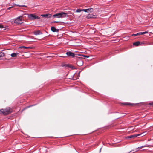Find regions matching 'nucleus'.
Returning <instances> with one entry per match:
<instances>
[{
	"label": "nucleus",
	"instance_id": "f257e3e1",
	"mask_svg": "<svg viewBox=\"0 0 153 153\" xmlns=\"http://www.w3.org/2000/svg\"><path fill=\"white\" fill-rule=\"evenodd\" d=\"M54 18H63L68 16L67 13L64 12H61L57 13L53 15Z\"/></svg>",
	"mask_w": 153,
	"mask_h": 153
},
{
	"label": "nucleus",
	"instance_id": "f03ea898",
	"mask_svg": "<svg viewBox=\"0 0 153 153\" xmlns=\"http://www.w3.org/2000/svg\"><path fill=\"white\" fill-rule=\"evenodd\" d=\"M147 134V132L146 131H145L140 134H133L131 135L130 136H127L126 137V138L127 139H134L136 137L138 136H140V137L146 135Z\"/></svg>",
	"mask_w": 153,
	"mask_h": 153
},
{
	"label": "nucleus",
	"instance_id": "7ed1b4c3",
	"mask_svg": "<svg viewBox=\"0 0 153 153\" xmlns=\"http://www.w3.org/2000/svg\"><path fill=\"white\" fill-rule=\"evenodd\" d=\"M22 18V16L17 17L14 20V23L18 25L22 24L23 23Z\"/></svg>",
	"mask_w": 153,
	"mask_h": 153
},
{
	"label": "nucleus",
	"instance_id": "20e7f679",
	"mask_svg": "<svg viewBox=\"0 0 153 153\" xmlns=\"http://www.w3.org/2000/svg\"><path fill=\"white\" fill-rule=\"evenodd\" d=\"M77 61V65L79 66H81L83 65V61L81 57H77L76 58Z\"/></svg>",
	"mask_w": 153,
	"mask_h": 153
},
{
	"label": "nucleus",
	"instance_id": "39448f33",
	"mask_svg": "<svg viewBox=\"0 0 153 153\" xmlns=\"http://www.w3.org/2000/svg\"><path fill=\"white\" fill-rule=\"evenodd\" d=\"M67 55L68 56H71L72 57H74L75 56L74 53H72V52L69 51L66 53Z\"/></svg>",
	"mask_w": 153,
	"mask_h": 153
},
{
	"label": "nucleus",
	"instance_id": "423d86ee",
	"mask_svg": "<svg viewBox=\"0 0 153 153\" xmlns=\"http://www.w3.org/2000/svg\"><path fill=\"white\" fill-rule=\"evenodd\" d=\"M148 33V32L147 31H145V32H139V33H137L136 34H133L132 35V36H139V35H143V34H145L147 33Z\"/></svg>",
	"mask_w": 153,
	"mask_h": 153
},
{
	"label": "nucleus",
	"instance_id": "0eeeda50",
	"mask_svg": "<svg viewBox=\"0 0 153 153\" xmlns=\"http://www.w3.org/2000/svg\"><path fill=\"white\" fill-rule=\"evenodd\" d=\"M51 30L53 32H58L59 31V29H56L54 27L52 26L51 28Z\"/></svg>",
	"mask_w": 153,
	"mask_h": 153
},
{
	"label": "nucleus",
	"instance_id": "6e6552de",
	"mask_svg": "<svg viewBox=\"0 0 153 153\" xmlns=\"http://www.w3.org/2000/svg\"><path fill=\"white\" fill-rule=\"evenodd\" d=\"M51 14H42L41 15L42 16L47 18H50L51 17Z\"/></svg>",
	"mask_w": 153,
	"mask_h": 153
},
{
	"label": "nucleus",
	"instance_id": "1a4fd4ad",
	"mask_svg": "<svg viewBox=\"0 0 153 153\" xmlns=\"http://www.w3.org/2000/svg\"><path fill=\"white\" fill-rule=\"evenodd\" d=\"M33 34L35 35H38L42 34V33L40 30H38L34 31L33 32Z\"/></svg>",
	"mask_w": 153,
	"mask_h": 153
},
{
	"label": "nucleus",
	"instance_id": "9d476101",
	"mask_svg": "<svg viewBox=\"0 0 153 153\" xmlns=\"http://www.w3.org/2000/svg\"><path fill=\"white\" fill-rule=\"evenodd\" d=\"M35 15L30 14L28 15V18L31 19H35Z\"/></svg>",
	"mask_w": 153,
	"mask_h": 153
},
{
	"label": "nucleus",
	"instance_id": "9b49d317",
	"mask_svg": "<svg viewBox=\"0 0 153 153\" xmlns=\"http://www.w3.org/2000/svg\"><path fill=\"white\" fill-rule=\"evenodd\" d=\"M95 17V16L91 14H89L86 16V18L88 19L92 18Z\"/></svg>",
	"mask_w": 153,
	"mask_h": 153
},
{
	"label": "nucleus",
	"instance_id": "f8f14e48",
	"mask_svg": "<svg viewBox=\"0 0 153 153\" xmlns=\"http://www.w3.org/2000/svg\"><path fill=\"white\" fill-rule=\"evenodd\" d=\"M19 55V53H13L11 54V56L12 57H15Z\"/></svg>",
	"mask_w": 153,
	"mask_h": 153
},
{
	"label": "nucleus",
	"instance_id": "ddd939ff",
	"mask_svg": "<svg viewBox=\"0 0 153 153\" xmlns=\"http://www.w3.org/2000/svg\"><path fill=\"white\" fill-rule=\"evenodd\" d=\"M140 42L139 41H137L133 43V45L136 46H138L140 45Z\"/></svg>",
	"mask_w": 153,
	"mask_h": 153
},
{
	"label": "nucleus",
	"instance_id": "4468645a",
	"mask_svg": "<svg viewBox=\"0 0 153 153\" xmlns=\"http://www.w3.org/2000/svg\"><path fill=\"white\" fill-rule=\"evenodd\" d=\"M88 10V13L90 12L92 13L94 11V9L92 8H89L88 9H87Z\"/></svg>",
	"mask_w": 153,
	"mask_h": 153
},
{
	"label": "nucleus",
	"instance_id": "2eb2a0df",
	"mask_svg": "<svg viewBox=\"0 0 153 153\" xmlns=\"http://www.w3.org/2000/svg\"><path fill=\"white\" fill-rule=\"evenodd\" d=\"M150 146H152V145H144V146H140V149L143 148L144 147H150Z\"/></svg>",
	"mask_w": 153,
	"mask_h": 153
},
{
	"label": "nucleus",
	"instance_id": "dca6fc26",
	"mask_svg": "<svg viewBox=\"0 0 153 153\" xmlns=\"http://www.w3.org/2000/svg\"><path fill=\"white\" fill-rule=\"evenodd\" d=\"M6 111V110H5V109H2L0 110V111L4 114H6V112H5V111Z\"/></svg>",
	"mask_w": 153,
	"mask_h": 153
},
{
	"label": "nucleus",
	"instance_id": "f3484780",
	"mask_svg": "<svg viewBox=\"0 0 153 153\" xmlns=\"http://www.w3.org/2000/svg\"><path fill=\"white\" fill-rule=\"evenodd\" d=\"M140 149V147H138L135 150V151L133 152V153H134L135 152H136L137 151H138Z\"/></svg>",
	"mask_w": 153,
	"mask_h": 153
},
{
	"label": "nucleus",
	"instance_id": "a211bd4d",
	"mask_svg": "<svg viewBox=\"0 0 153 153\" xmlns=\"http://www.w3.org/2000/svg\"><path fill=\"white\" fill-rule=\"evenodd\" d=\"M112 146V147H118L119 146V144L117 145H116L115 144H110Z\"/></svg>",
	"mask_w": 153,
	"mask_h": 153
},
{
	"label": "nucleus",
	"instance_id": "6ab92c4d",
	"mask_svg": "<svg viewBox=\"0 0 153 153\" xmlns=\"http://www.w3.org/2000/svg\"><path fill=\"white\" fill-rule=\"evenodd\" d=\"M4 53H2V52H1L0 53V58L2 57L3 56H4Z\"/></svg>",
	"mask_w": 153,
	"mask_h": 153
},
{
	"label": "nucleus",
	"instance_id": "aec40b11",
	"mask_svg": "<svg viewBox=\"0 0 153 153\" xmlns=\"http://www.w3.org/2000/svg\"><path fill=\"white\" fill-rule=\"evenodd\" d=\"M82 11V9H78L76 10V12L77 13H79Z\"/></svg>",
	"mask_w": 153,
	"mask_h": 153
},
{
	"label": "nucleus",
	"instance_id": "412c9836",
	"mask_svg": "<svg viewBox=\"0 0 153 153\" xmlns=\"http://www.w3.org/2000/svg\"><path fill=\"white\" fill-rule=\"evenodd\" d=\"M125 104L126 105H133V104L130 103H125Z\"/></svg>",
	"mask_w": 153,
	"mask_h": 153
},
{
	"label": "nucleus",
	"instance_id": "4be33fe9",
	"mask_svg": "<svg viewBox=\"0 0 153 153\" xmlns=\"http://www.w3.org/2000/svg\"><path fill=\"white\" fill-rule=\"evenodd\" d=\"M78 55L80 56H82L83 57H86L87 58H88L89 57V56H86V55H79V54Z\"/></svg>",
	"mask_w": 153,
	"mask_h": 153
},
{
	"label": "nucleus",
	"instance_id": "5701e85b",
	"mask_svg": "<svg viewBox=\"0 0 153 153\" xmlns=\"http://www.w3.org/2000/svg\"><path fill=\"white\" fill-rule=\"evenodd\" d=\"M5 110H6V111H5V112H6V114H7L9 113V111L7 109H6Z\"/></svg>",
	"mask_w": 153,
	"mask_h": 153
},
{
	"label": "nucleus",
	"instance_id": "b1692460",
	"mask_svg": "<svg viewBox=\"0 0 153 153\" xmlns=\"http://www.w3.org/2000/svg\"><path fill=\"white\" fill-rule=\"evenodd\" d=\"M82 11H84L85 12H87L88 13V10L87 9H82Z\"/></svg>",
	"mask_w": 153,
	"mask_h": 153
},
{
	"label": "nucleus",
	"instance_id": "393cba45",
	"mask_svg": "<svg viewBox=\"0 0 153 153\" xmlns=\"http://www.w3.org/2000/svg\"><path fill=\"white\" fill-rule=\"evenodd\" d=\"M4 26L3 25H2L0 24V28H4Z\"/></svg>",
	"mask_w": 153,
	"mask_h": 153
},
{
	"label": "nucleus",
	"instance_id": "a878e982",
	"mask_svg": "<svg viewBox=\"0 0 153 153\" xmlns=\"http://www.w3.org/2000/svg\"><path fill=\"white\" fill-rule=\"evenodd\" d=\"M25 49H31L32 48V47H25Z\"/></svg>",
	"mask_w": 153,
	"mask_h": 153
},
{
	"label": "nucleus",
	"instance_id": "bb28decb",
	"mask_svg": "<svg viewBox=\"0 0 153 153\" xmlns=\"http://www.w3.org/2000/svg\"><path fill=\"white\" fill-rule=\"evenodd\" d=\"M59 22H60V21H53V23H59Z\"/></svg>",
	"mask_w": 153,
	"mask_h": 153
},
{
	"label": "nucleus",
	"instance_id": "cd10ccee",
	"mask_svg": "<svg viewBox=\"0 0 153 153\" xmlns=\"http://www.w3.org/2000/svg\"><path fill=\"white\" fill-rule=\"evenodd\" d=\"M17 6H19V7H21V6H22V7H25L26 6L24 5H19L18 4H15Z\"/></svg>",
	"mask_w": 153,
	"mask_h": 153
},
{
	"label": "nucleus",
	"instance_id": "c85d7f7f",
	"mask_svg": "<svg viewBox=\"0 0 153 153\" xmlns=\"http://www.w3.org/2000/svg\"><path fill=\"white\" fill-rule=\"evenodd\" d=\"M25 46H21L20 47H19V48H25Z\"/></svg>",
	"mask_w": 153,
	"mask_h": 153
},
{
	"label": "nucleus",
	"instance_id": "c756f323",
	"mask_svg": "<svg viewBox=\"0 0 153 153\" xmlns=\"http://www.w3.org/2000/svg\"><path fill=\"white\" fill-rule=\"evenodd\" d=\"M36 104H34V105H29V106H27V108H30V107H32V106H35V105H36Z\"/></svg>",
	"mask_w": 153,
	"mask_h": 153
},
{
	"label": "nucleus",
	"instance_id": "7c9ffc66",
	"mask_svg": "<svg viewBox=\"0 0 153 153\" xmlns=\"http://www.w3.org/2000/svg\"><path fill=\"white\" fill-rule=\"evenodd\" d=\"M39 18L38 17V16H36L35 15V19H38Z\"/></svg>",
	"mask_w": 153,
	"mask_h": 153
},
{
	"label": "nucleus",
	"instance_id": "2f4dec72",
	"mask_svg": "<svg viewBox=\"0 0 153 153\" xmlns=\"http://www.w3.org/2000/svg\"><path fill=\"white\" fill-rule=\"evenodd\" d=\"M149 105H153V103H149Z\"/></svg>",
	"mask_w": 153,
	"mask_h": 153
},
{
	"label": "nucleus",
	"instance_id": "473e14b6",
	"mask_svg": "<svg viewBox=\"0 0 153 153\" xmlns=\"http://www.w3.org/2000/svg\"><path fill=\"white\" fill-rule=\"evenodd\" d=\"M140 42V45H141L142 44H144V43H143V42Z\"/></svg>",
	"mask_w": 153,
	"mask_h": 153
},
{
	"label": "nucleus",
	"instance_id": "72a5a7b5",
	"mask_svg": "<svg viewBox=\"0 0 153 153\" xmlns=\"http://www.w3.org/2000/svg\"><path fill=\"white\" fill-rule=\"evenodd\" d=\"M102 146L100 149V151H99V152L100 153L101 152V149H102Z\"/></svg>",
	"mask_w": 153,
	"mask_h": 153
},
{
	"label": "nucleus",
	"instance_id": "f704fd0d",
	"mask_svg": "<svg viewBox=\"0 0 153 153\" xmlns=\"http://www.w3.org/2000/svg\"><path fill=\"white\" fill-rule=\"evenodd\" d=\"M134 150H132L131 151H130V152H128V153H129L130 152H132V151H134Z\"/></svg>",
	"mask_w": 153,
	"mask_h": 153
},
{
	"label": "nucleus",
	"instance_id": "c9c22d12",
	"mask_svg": "<svg viewBox=\"0 0 153 153\" xmlns=\"http://www.w3.org/2000/svg\"><path fill=\"white\" fill-rule=\"evenodd\" d=\"M13 7V6H11V7H9V8L11 9V8H12Z\"/></svg>",
	"mask_w": 153,
	"mask_h": 153
},
{
	"label": "nucleus",
	"instance_id": "e433bc0d",
	"mask_svg": "<svg viewBox=\"0 0 153 153\" xmlns=\"http://www.w3.org/2000/svg\"><path fill=\"white\" fill-rule=\"evenodd\" d=\"M10 8H9H9H8L7 9V10H10Z\"/></svg>",
	"mask_w": 153,
	"mask_h": 153
},
{
	"label": "nucleus",
	"instance_id": "4c0bfd02",
	"mask_svg": "<svg viewBox=\"0 0 153 153\" xmlns=\"http://www.w3.org/2000/svg\"><path fill=\"white\" fill-rule=\"evenodd\" d=\"M146 149H143V150H146Z\"/></svg>",
	"mask_w": 153,
	"mask_h": 153
}]
</instances>
